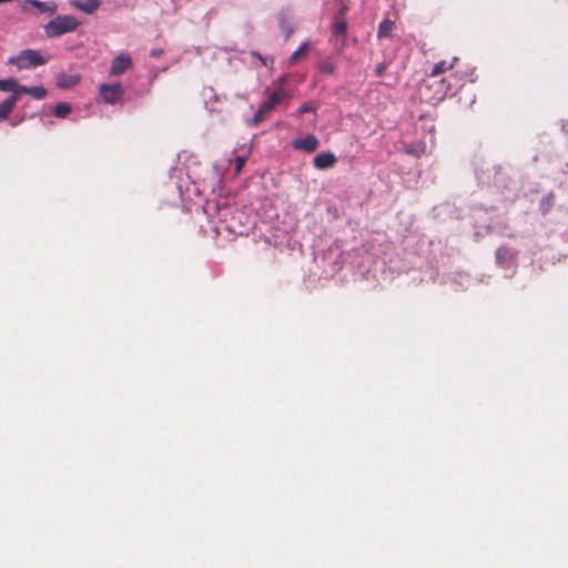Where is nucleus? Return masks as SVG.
<instances>
[{
    "label": "nucleus",
    "instance_id": "f257e3e1",
    "mask_svg": "<svg viewBox=\"0 0 568 568\" xmlns=\"http://www.w3.org/2000/svg\"><path fill=\"white\" fill-rule=\"evenodd\" d=\"M78 26L79 21L74 17L60 14L44 26V32L49 38H57L74 31Z\"/></svg>",
    "mask_w": 568,
    "mask_h": 568
},
{
    "label": "nucleus",
    "instance_id": "f03ea898",
    "mask_svg": "<svg viewBox=\"0 0 568 568\" xmlns=\"http://www.w3.org/2000/svg\"><path fill=\"white\" fill-rule=\"evenodd\" d=\"M10 62L14 63L19 69H29L45 64L48 58H44L37 50L26 49L17 58L10 59Z\"/></svg>",
    "mask_w": 568,
    "mask_h": 568
},
{
    "label": "nucleus",
    "instance_id": "7ed1b4c3",
    "mask_svg": "<svg viewBox=\"0 0 568 568\" xmlns=\"http://www.w3.org/2000/svg\"><path fill=\"white\" fill-rule=\"evenodd\" d=\"M426 90L429 91L428 99L433 102L443 101L452 90V84L446 78H434L428 77L425 85Z\"/></svg>",
    "mask_w": 568,
    "mask_h": 568
},
{
    "label": "nucleus",
    "instance_id": "20e7f679",
    "mask_svg": "<svg viewBox=\"0 0 568 568\" xmlns=\"http://www.w3.org/2000/svg\"><path fill=\"white\" fill-rule=\"evenodd\" d=\"M99 94L104 103L114 104L122 100L124 90L119 82L114 84L103 83L100 85Z\"/></svg>",
    "mask_w": 568,
    "mask_h": 568
},
{
    "label": "nucleus",
    "instance_id": "39448f33",
    "mask_svg": "<svg viewBox=\"0 0 568 568\" xmlns=\"http://www.w3.org/2000/svg\"><path fill=\"white\" fill-rule=\"evenodd\" d=\"M132 59L129 53H121L116 55L112 62L110 68V75L119 77L123 74L125 71L131 69Z\"/></svg>",
    "mask_w": 568,
    "mask_h": 568
},
{
    "label": "nucleus",
    "instance_id": "423d86ee",
    "mask_svg": "<svg viewBox=\"0 0 568 568\" xmlns=\"http://www.w3.org/2000/svg\"><path fill=\"white\" fill-rule=\"evenodd\" d=\"M292 145L295 150H303L312 153L318 149L320 141L314 134L310 133L302 139L294 140Z\"/></svg>",
    "mask_w": 568,
    "mask_h": 568
},
{
    "label": "nucleus",
    "instance_id": "0eeeda50",
    "mask_svg": "<svg viewBox=\"0 0 568 568\" xmlns=\"http://www.w3.org/2000/svg\"><path fill=\"white\" fill-rule=\"evenodd\" d=\"M286 97V91L282 88L275 90L260 106L262 112L270 113Z\"/></svg>",
    "mask_w": 568,
    "mask_h": 568
},
{
    "label": "nucleus",
    "instance_id": "6e6552de",
    "mask_svg": "<svg viewBox=\"0 0 568 568\" xmlns=\"http://www.w3.org/2000/svg\"><path fill=\"white\" fill-rule=\"evenodd\" d=\"M336 162H337L336 156L334 155V153H332L329 151L318 153L313 159V165L318 170H325V169L333 168Z\"/></svg>",
    "mask_w": 568,
    "mask_h": 568
},
{
    "label": "nucleus",
    "instance_id": "1a4fd4ad",
    "mask_svg": "<svg viewBox=\"0 0 568 568\" xmlns=\"http://www.w3.org/2000/svg\"><path fill=\"white\" fill-rule=\"evenodd\" d=\"M496 262L503 268H511L515 262V255L507 247H499L496 252Z\"/></svg>",
    "mask_w": 568,
    "mask_h": 568
},
{
    "label": "nucleus",
    "instance_id": "9d476101",
    "mask_svg": "<svg viewBox=\"0 0 568 568\" xmlns=\"http://www.w3.org/2000/svg\"><path fill=\"white\" fill-rule=\"evenodd\" d=\"M80 79L79 74L60 73L57 77V85L61 89H69L77 85Z\"/></svg>",
    "mask_w": 568,
    "mask_h": 568
},
{
    "label": "nucleus",
    "instance_id": "9b49d317",
    "mask_svg": "<svg viewBox=\"0 0 568 568\" xmlns=\"http://www.w3.org/2000/svg\"><path fill=\"white\" fill-rule=\"evenodd\" d=\"M457 60H458L457 58H453L452 61L443 60V61L437 62L434 65V68L430 71V73L428 74V77L430 79L438 78V75H440L442 73H444V72H446L448 70H452L455 67V62Z\"/></svg>",
    "mask_w": 568,
    "mask_h": 568
},
{
    "label": "nucleus",
    "instance_id": "f8f14e48",
    "mask_svg": "<svg viewBox=\"0 0 568 568\" xmlns=\"http://www.w3.org/2000/svg\"><path fill=\"white\" fill-rule=\"evenodd\" d=\"M22 88L21 84L18 83L16 79H0V91L12 92V94H17V99H19Z\"/></svg>",
    "mask_w": 568,
    "mask_h": 568
},
{
    "label": "nucleus",
    "instance_id": "ddd939ff",
    "mask_svg": "<svg viewBox=\"0 0 568 568\" xmlns=\"http://www.w3.org/2000/svg\"><path fill=\"white\" fill-rule=\"evenodd\" d=\"M18 100L19 99H17V94H11L9 98H7L4 101L0 103V121L8 118V115L14 109Z\"/></svg>",
    "mask_w": 568,
    "mask_h": 568
},
{
    "label": "nucleus",
    "instance_id": "4468645a",
    "mask_svg": "<svg viewBox=\"0 0 568 568\" xmlns=\"http://www.w3.org/2000/svg\"><path fill=\"white\" fill-rule=\"evenodd\" d=\"M72 4H73V7L78 8L79 10H81L85 13H89V14L95 12L99 8V1H97V0H85V1L75 0V1H72Z\"/></svg>",
    "mask_w": 568,
    "mask_h": 568
},
{
    "label": "nucleus",
    "instance_id": "2eb2a0df",
    "mask_svg": "<svg viewBox=\"0 0 568 568\" xmlns=\"http://www.w3.org/2000/svg\"><path fill=\"white\" fill-rule=\"evenodd\" d=\"M318 70L323 74L334 75L337 70V63L331 57L325 58L318 63Z\"/></svg>",
    "mask_w": 568,
    "mask_h": 568
},
{
    "label": "nucleus",
    "instance_id": "dca6fc26",
    "mask_svg": "<svg viewBox=\"0 0 568 568\" xmlns=\"http://www.w3.org/2000/svg\"><path fill=\"white\" fill-rule=\"evenodd\" d=\"M395 29V22L388 19L383 20L377 30L378 38H390Z\"/></svg>",
    "mask_w": 568,
    "mask_h": 568
},
{
    "label": "nucleus",
    "instance_id": "f3484780",
    "mask_svg": "<svg viewBox=\"0 0 568 568\" xmlns=\"http://www.w3.org/2000/svg\"><path fill=\"white\" fill-rule=\"evenodd\" d=\"M21 94H30L31 97L40 100L47 95V90L43 87H26L22 85L20 89Z\"/></svg>",
    "mask_w": 568,
    "mask_h": 568
},
{
    "label": "nucleus",
    "instance_id": "a211bd4d",
    "mask_svg": "<svg viewBox=\"0 0 568 568\" xmlns=\"http://www.w3.org/2000/svg\"><path fill=\"white\" fill-rule=\"evenodd\" d=\"M26 3L36 7L41 12L53 13L57 10V4L53 2H41L39 0H27Z\"/></svg>",
    "mask_w": 568,
    "mask_h": 568
},
{
    "label": "nucleus",
    "instance_id": "6ab92c4d",
    "mask_svg": "<svg viewBox=\"0 0 568 568\" xmlns=\"http://www.w3.org/2000/svg\"><path fill=\"white\" fill-rule=\"evenodd\" d=\"M71 105L69 103H58L53 109V114L57 118H65L71 113Z\"/></svg>",
    "mask_w": 568,
    "mask_h": 568
},
{
    "label": "nucleus",
    "instance_id": "aec40b11",
    "mask_svg": "<svg viewBox=\"0 0 568 568\" xmlns=\"http://www.w3.org/2000/svg\"><path fill=\"white\" fill-rule=\"evenodd\" d=\"M555 203V196L552 193H549L548 195H546L541 201H540V211L545 214L547 213L550 207L554 205Z\"/></svg>",
    "mask_w": 568,
    "mask_h": 568
},
{
    "label": "nucleus",
    "instance_id": "412c9836",
    "mask_svg": "<svg viewBox=\"0 0 568 568\" xmlns=\"http://www.w3.org/2000/svg\"><path fill=\"white\" fill-rule=\"evenodd\" d=\"M308 51V43L302 44L293 54L291 55V63H296L302 55L306 54Z\"/></svg>",
    "mask_w": 568,
    "mask_h": 568
},
{
    "label": "nucleus",
    "instance_id": "4be33fe9",
    "mask_svg": "<svg viewBox=\"0 0 568 568\" xmlns=\"http://www.w3.org/2000/svg\"><path fill=\"white\" fill-rule=\"evenodd\" d=\"M333 31L336 36L341 34V36H344L347 31V24L345 21H335L334 26H333Z\"/></svg>",
    "mask_w": 568,
    "mask_h": 568
},
{
    "label": "nucleus",
    "instance_id": "5701e85b",
    "mask_svg": "<svg viewBox=\"0 0 568 568\" xmlns=\"http://www.w3.org/2000/svg\"><path fill=\"white\" fill-rule=\"evenodd\" d=\"M388 69V63L387 62H381L378 63L376 67H375V75L381 78L385 74L386 70Z\"/></svg>",
    "mask_w": 568,
    "mask_h": 568
},
{
    "label": "nucleus",
    "instance_id": "b1692460",
    "mask_svg": "<svg viewBox=\"0 0 568 568\" xmlns=\"http://www.w3.org/2000/svg\"><path fill=\"white\" fill-rule=\"evenodd\" d=\"M315 110H316V105L313 104L312 102H307V103L302 104L298 108L297 112L300 114H303V113H307V112H314Z\"/></svg>",
    "mask_w": 568,
    "mask_h": 568
},
{
    "label": "nucleus",
    "instance_id": "393cba45",
    "mask_svg": "<svg viewBox=\"0 0 568 568\" xmlns=\"http://www.w3.org/2000/svg\"><path fill=\"white\" fill-rule=\"evenodd\" d=\"M266 112H262V108L260 106L257 112L254 114L253 116V124L256 125L258 124L260 122H262L264 120V118L266 116Z\"/></svg>",
    "mask_w": 568,
    "mask_h": 568
},
{
    "label": "nucleus",
    "instance_id": "a878e982",
    "mask_svg": "<svg viewBox=\"0 0 568 568\" xmlns=\"http://www.w3.org/2000/svg\"><path fill=\"white\" fill-rule=\"evenodd\" d=\"M245 162H246V158L245 156H237L235 159V173L236 174H239L242 171Z\"/></svg>",
    "mask_w": 568,
    "mask_h": 568
},
{
    "label": "nucleus",
    "instance_id": "bb28decb",
    "mask_svg": "<svg viewBox=\"0 0 568 568\" xmlns=\"http://www.w3.org/2000/svg\"><path fill=\"white\" fill-rule=\"evenodd\" d=\"M161 53H162V50H160V49H153V50L151 51V54H152L153 57H159Z\"/></svg>",
    "mask_w": 568,
    "mask_h": 568
},
{
    "label": "nucleus",
    "instance_id": "cd10ccee",
    "mask_svg": "<svg viewBox=\"0 0 568 568\" xmlns=\"http://www.w3.org/2000/svg\"><path fill=\"white\" fill-rule=\"evenodd\" d=\"M346 11H347V7L342 6V8L339 9L341 14H344Z\"/></svg>",
    "mask_w": 568,
    "mask_h": 568
},
{
    "label": "nucleus",
    "instance_id": "c85d7f7f",
    "mask_svg": "<svg viewBox=\"0 0 568 568\" xmlns=\"http://www.w3.org/2000/svg\"><path fill=\"white\" fill-rule=\"evenodd\" d=\"M475 101H476L475 95L471 94L470 100H469V105H473L475 103Z\"/></svg>",
    "mask_w": 568,
    "mask_h": 568
},
{
    "label": "nucleus",
    "instance_id": "c756f323",
    "mask_svg": "<svg viewBox=\"0 0 568 568\" xmlns=\"http://www.w3.org/2000/svg\"><path fill=\"white\" fill-rule=\"evenodd\" d=\"M254 55H256V57H257V58H258V59H260V60L265 64V61H264L263 57H261V55H260V54H257V53H254Z\"/></svg>",
    "mask_w": 568,
    "mask_h": 568
}]
</instances>
